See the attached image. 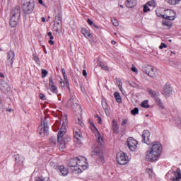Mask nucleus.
<instances>
[{"mask_svg": "<svg viewBox=\"0 0 181 181\" xmlns=\"http://www.w3.org/2000/svg\"><path fill=\"white\" fill-rule=\"evenodd\" d=\"M172 93H173V88H172V86L169 83H166L164 86L163 93L165 97H170L172 95Z\"/></svg>", "mask_w": 181, "mask_h": 181, "instance_id": "12", "label": "nucleus"}, {"mask_svg": "<svg viewBox=\"0 0 181 181\" xmlns=\"http://www.w3.org/2000/svg\"><path fill=\"white\" fill-rule=\"evenodd\" d=\"M49 39L50 40L48 41L49 45H54V41H53V39H54V37H53V35L49 36Z\"/></svg>", "mask_w": 181, "mask_h": 181, "instance_id": "43", "label": "nucleus"}, {"mask_svg": "<svg viewBox=\"0 0 181 181\" xmlns=\"http://www.w3.org/2000/svg\"><path fill=\"white\" fill-rule=\"evenodd\" d=\"M71 170L76 172V173H81L88 168L87 159L84 157H76L71 158L68 163Z\"/></svg>", "mask_w": 181, "mask_h": 181, "instance_id": "1", "label": "nucleus"}, {"mask_svg": "<svg viewBox=\"0 0 181 181\" xmlns=\"http://www.w3.org/2000/svg\"><path fill=\"white\" fill-rule=\"evenodd\" d=\"M147 91H148L149 95H151V97L154 98V100H156V98H158L159 97V95H160V93H159L158 91H155L152 89L148 88Z\"/></svg>", "mask_w": 181, "mask_h": 181, "instance_id": "20", "label": "nucleus"}, {"mask_svg": "<svg viewBox=\"0 0 181 181\" xmlns=\"http://www.w3.org/2000/svg\"><path fill=\"white\" fill-rule=\"evenodd\" d=\"M146 5H147V6H155V0H151V1H148Z\"/></svg>", "mask_w": 181, "mask_h": 181, "instance_id": "41", "label": "nucleus"}, {"mask_svg": "<svg viewBox=\"0 0 181 181\" xmlns=\"http://www.w3.org/2000/svg\"><path fill=\"white\" fill-rule=\"evenodd\" d=\"M2 90H4V91H8L9 90V85H8V83H4Z\"/></svg>", "mask_w": 181, "mask_h": 181, "instance_id": "39", "label": "nucleus"}, {"mask_svg": "<svg viewBox=\"0 0 181 181\" xmlns=\"http://www.w3.org/2000/svg\"><path fill=\"white\" fill-rule=\"evenodd\" d=\"M15 159L16 165H18L19 166L23 165L24 158L22 157V156L17 154L16 155Z\"/></svg>", "mask_w": 181, "mask_h": 181, "instance_id": "21", "label": "nucleus"}, {"mask_svg": "<svg viewBox=\"0 0 181 181\" xmlns=\"http://www.w3.org/2000/svg\"><path fill=\"white\" fill-rule=\"evenodd\" d=\"M117 162L119 165H127L128 163V156L125 153H118L117 155Z\"/></svg>", "mask_w": 181, "mask_h": 181, "instance_id": "8", "label": "nucleus"}, {"mask_svg": "<svg viewBox=\"0 0 181 181\" xmlns=\"http://www.w3.org/2000/svg\"><path fill=\"white\" fill-rule=\"evenodd\" d=\"M67 124V116H64L62 118V124L60 128L59 132H58L57 141L59 144V149H64L66 148V144L70 141V138L66 136V124Z\"/></svg>", "mask_w": 181, "mask_h": 181, "instance_id": "3", "label": "nucleus"}, {"mask_svg": "<svg viewBox=\"0 0 181 181\" xmlns=\"http://www.w3.org/2000/svg\"><path fill=\"white\" fill-rule=\"evenodd\" d=\"M114 95L117 103H122V99L121 98V95H119V93L115 92Z\"/></svg>", "mask_w": 181, "mask_h": 181, "instance_id": "30", "label": "nucleus"}, {"mask_svg": "<svg viewBox=\"0 0 181 181\" xmlns=\"http://www.w3.org/2000/svg\"><path fill=\"white\" fill-rule=\"evenodd\" d=\"M33 57L37 64H40V59L37 56H36V54H33Z\"/></svg>", "mask_w": 181, "mask_h": 181, "instance_id": "38", "label": "nucleus"}, {"mask_svg": "<svg viewBox=\"0 0 181 181\" xmlns=\"http://www.w3.org/2000/svg\"><path fill=\"white\" fill-rule=\"evenodd\" d=\"M38 134L42 136L49 135V124L46 122H41V125L38 127Z\"/></svg>", "mask_w": 181, "mask_h": 181, "instance_id": "6", "label": "nucleus"}, {"mask_svg": "<svg viewBox=\"0 0 181 181\" xmlns=\"http://www.w3.org/2000/svg\"><path fill=\"white\" fill-rule=\"evenodd\" d=\"M116 84H117L118 88H119V90H121V88H122V81H121L120 78H116Z\"/></svg>", "mask_w": 181, "mask_h": 181, "instance_id": "33", "label": "nucleus"}, {"mask_svg": "<svg viewBox=\"0 0 181 181\" xmlns=\"http://www.w3.org/2000/svg\"><path fill=\"white\" fill-rule=\"evenodd\" d=\"M55 21H59V22H62V16H60V15L57 16L55 17Z\"/></svg>", "mask_w": 181, "mask_h": 181, "instance_id": "47", "label": "nucleus"}, {"mask_svg": "<svg viewBox=\"0 0 181 181\" xmlns=\"http://www.w3.org/2000/svg\"><path fill=\"white\" fill-rule=\"evenodd\" d=\"M132 115H136L139 112V109L138 107H134L132 111H131Z\"/></svg>", "mask_w": 181, "mask_h": 181, "instance_id": "37", "label": "nucleus"}, {"mask_svg": "<svg viewBox=\"0 0 181 181\" xmlns=\"http://www.w3.org/2000/svg\"><path fill=\"white\" fill-rule=\"evenodd\" d=\"M6 111H7L8 112H12V109H11V108H7V109H6Z\"/></svg>", "mask_w": 181, "mask_h": 181, "instance_id": "60", "label": "nucleus"}, {"mask_svg": "<svg viewBox=\"0 0 181 181\" xmlns=\"http://www.w3.org/2000/svg\"><path fill=\"white\" fill-rule=\"evenodd\" d=\"M132 71H133L134 73H138V69H136V67L133 66L132 67Z\"/></svg>", "mask_w": 181, "mask_h": 181, "instance_id": "53", "label": "nucleus"}, {"mask_svg": "<svg viewBox=\"0 0 181 181\" xmlns=\"http://www.w3.org/2000/svg\"><path fill=\"white\" fill-rule=\"evenodd\" d=\"M170 5H176L181 0H166Z\"/></svg>", "mask_w": 181, "mask_h": 181, "instance_id": "36", "label": "nucleus"}, {"mask_svg": "<svg viewBox=\"0 0 181 181\" xmlns=\"http://www.w3.org/2000/svg\"><path fill=\"white\" fill-rule=\"evenodd\" d=\"M176 18V12L173 10H165L164 15H163V19H166L167 21H175Z\"/></svg>", "mask_w": 181, "mask_h": 181, "instance_id": "9", "label": "nucleus"}, {"mask_svg": "<svg viewBox=\"0 0 181 181\" xmlns=\"http://www.w3.org/2000/svg\"><path fill=\"white\" fill-rule=\"evenodd\" d=\"M19 18L16 16H11L10 18V26L11 28H15L18 25V22H19Z\"/></svg>", "mask_w": 181, "mask_h": 181, "instance_id": "16", "label": "nucleus"}, {"mask_svg": "<svg viewBox=\"0 0 181 181\" xmlns=\"http://www.w3.org/2000/svg\"><path fill=\"white\" fill-rule=\"evenodd\" d=\"M91 156H98V158H100V159H101V160H103L104 159V156L100 152V151L97 148L91 152Z\"/></svg>", "mask_w": 181, "mask_h": 181, "instance_id": "23", "label": "nucleus"}, {"mask_svg": "<svg viewBox=\"0 0 181 181\" xmlns=\"http://www.w3.org/2000/svg\"><path fill=\"white\" fill-rule=\"evenodd\" d=\"M149 150L146 153V159L148 162H153L158 160V158L160 156L162 153V144L158 141L150 143Z\"/></svg>", "mask_w": 181, "mask_h": 181, "instance_id": "2", "label": "nucleus"}, {"mask_svg": "<svg viewBox=\"0 0 181 181\" xmlns=\"http://www.w3.org/2000/svg\"><path fill=\"white\" fill-rule=\"evenodd\" d=\"M92 127H93L95 129V137H96L97 142H98L100 145H103L104 140L103 139V136H101L100 132H98V129H97V128L94 124H92Z\"/></svg>", "mask_w": 181, "mask_h": 181, "instance_id": "15", "label": "nucleus"}, {"mask_svg": "<svg viewBox=\"0 0 181 181\" xmlns=\"http://www.w3.org/2000/svg\"><path fill=\"white\" fill-rule=\"evenodd\" d=\"M76 124H78V125H81V127H83V125H84V123H83V122L81 121V119L80 118L77 119Z\"/></svg>", "mask_w": 181, "mask_h": 181, "instance_id": "42", "label": "nucleus"}, {"mask_svg": "<svg viewBox=\"0 0 181 181\" xmlns=\"http://www.w3.org/2000/svg\"><path fill=\"white\" fill-rule=\"evenodd\" d=\"M127 146L130 151H135L136 149V145H138V141L132 137H129L127 139Z\"/></svg>", "mask_w": 181, "mask_h": 181, "instance_id": "10", "label": "nucleus"}, {"mask_svg": "<svg viewBox=\"0 0 181 181\" xmlns=\"http://www.w3.org/2000/svg\"><path fill=\"white\" fill-rule=\"evenodd\" d=\"M57 142V139H56V137H51L49 139V144H51V145H56Z\"/></svg>", "mask_w": 181, "mask_h": 181, "instance_id": "35", "label": "nucleus"}, {"mask_svg": "<svg viewBox=\"0 0 181 181\" xmlns=\"http://www.w3.org/2000/svg\"><path fill=\"white\" fill-rule=\"evenodd\" d=\"M81 33L83 35V36H85V37H86L87 39H88V37H90V36H91V33H90V31H88V30H87V28H83L81 30Z\"/></svg>", "mask_w": 181, "mask_h": 181, "instance_id": "28", "label": "nucleus"}, {"mask_svg": "<svg viewBox=\"0 0 181 181\" xmlns=\"http://www.w3.org/2000/svg\"><path fill=\"white\" fill-rule=\"evenodd\" d=\"M62 74L64 76V79L66 85V88H68L70 93V83H69V79H67V75H66V70L64 69H62Z\"/></svg>", "mask_w": 181, "mask_h": 181, "instance_id": "24", "label": "nucleus"}, {"mask_svg": "<svg viewBox=\"0 0 181 181\" xmlns=\"http://www.w3.org/2000/svg\"><path fill=\"white\" fill-rule=\"evenodd\" d=\"M87 23H88V25H90V26H91V25H93V21H91L90 18H88V20H87Z\"/></svg>", "mask_w": 181, "mask_h": 181, "instance_id": "55", "label": "nucleus"}, {"mask_svg": "<svg viewBox=\"0 0 181 181\" xmlns=\"http://www.w3.org/2000/svg\"><path fill=\"white\" fill-rule=\"evenodd\" d=\"M55 26H58L59 28H62V21H55Z\"/></svg>", "mask_w": 181, "mask_h": 181, "instance_id": "51", "label": "nucleus"}, {"mask_svg": "<svg viewBox=\"0 0 181 181\" xmlns=\"http://www.w3.org/2000/svg\"><path fill=\"white\" fill-rule=\"evenodd\" d=\"M83 76H84V77H86L87 76V71H86V69L83 70Z\"/></svg>", "mask_w": 181, "mask_h": 181, "instance_id": "58", "label": "nucleus"}, {"mask_svg": "<svg viewBox=\"0 0 181 181\" xmlns=\"http://www.w3.org/2000/svg\"><path fill=\"white\" fill-rule=\"evenodd\" d=\"M127 122H128V121L127 119L123 120L122 122V126L127 125Z\"/></svg>", "mask_w": 181, "mask_h": 181, "instance_id": "57", "label": "nucleus"}, {"mask_svg": "<svg viewBox=\"0 0 181 181\" xmlns=\"http://www.w3.org/2000/svg\"><path fill=\"white\" fill-rule=\"evenodd\" d=\"M74 98H75L74 95H71L70 99L68 101V107H70L71 108H73V109L76 107L81 108L80 105L74 103Z\"/></svg>", "mask_w": 181, "mask_h": 181, "instance_id": "14", "label": "nucleus"}, {"mask_svg": "<svg viewBox=\"0 0 181 181\" xmlns=\"http://www.w3.org/2000/svg\"><path fill=\"white\" fill-rule=\"evenodd\" d=\"M38 2L40 5H43V0H38Z\"/></svg>", "mask_w": 181, "mask_h": 181, "instance_id": "61", "label": "nucleus"}, {"mask_svg": "<svg viewBox=\"0 0 181 181\" xmlns=\"http://www.w3.org/2000/svg\"><path fill=\"white\" fill-rule=\"evenodd\" d=\"M11 16L21 18V7L19 6H16L12 10Z\"/></svg>", "mask_w": 181, "mask_h": 181, "instance_id": "18", "label": "nucleus"}, {"mask_svg": "<svg viewBox=\"0 0 181 181\" xmlns=\"http://www.w3.org/2000/svg\"><path fill=\"white\" fill-rule=\"evenodd\" d=\"M163 47H164L165 49H166V47H168V45H167L166 44L162 42V43L160 44V45L159 46V49H163Z\"/></svg>", "mask_w": 181, "mask_h": 181, "instance_id": "49", "label": "nucleus"}, {"mask_svg": "<svg viewBox=\"0 0 181 181\" xmlns=\"http://www.w3.org/2000/svg\"><path fill=\"white\" fill-rule=\"evenodd\" d=\"M163 25L164 26H167V28H168V29H170V28L172 27V22L166 20H163Z\"/></svg>", "mask_w": 181, "mask_h": 181, "instance_id": "29", "label": "nucleus"}, {"mask_svg": "<svg viewBox=\"0 0 181 181\" xmlns=\"http://www.w3.org/2000/svg\"><path fill=\"white\" fill-rule=\"evenodd\" d=\"M125 5L127 8H134L136 6V0H127Z\"/></svg>", "mask_w": 181, "mask_h": 181, "instance_id": "22", "label": "nucleus"}, {"mask_svg": "<svg viewBox=\"0 0 181 181\" xmlns=\"http://www.w3.org/2000/svg\"><path fill=\"white\" fill-rule=\"evenodd\" d=\"M55 32H57V33H60V32H62V27H59V26H55Z\"/></svg>", "mask_w": 181, "mask_h": 181, "instance_id": "50", "label": "nucleus"}, {"mask_svg": "<svg viewBox=\"0 0 181 181\" xmlns=\"http://www.w3.org/2000/svg\"><path fill=\"white\" fill-rule=\"evenodd\" d=\"M93 28L98 29V25H97V24H93Z\"/></svg>", "mask_w": 181, "mask_h": 181, "instance_id": "63", "label": "nucleus"}, {"mask_svg": "<svg viewBox=\"0 0 181 181\" xmlns=\"http://www.w3.org/2000/svg\"><path fill=\"white\" fill-rule=\"evenodd\" d=\"M165 179L169 181H180L181 180V170L177 168L175 172L170 171L165 175Z\"/></svg>", "mask_w": 181, "mask_h": 181, "instance_id": "5", "label": "nucleus"}, {"mask_svg": "<svg viewBox=\"0 0 181 181\" xmlns=\"http://www.w3.org/2000/svg\"><path fill=\"white\" fill-rule=\"evenodd\" d=\"M142 138L141 142L147 145H151V140L149 139L151 138V132L148 130H144L143 132Z\"/></svg>", "mask_w": 181, "mask_h": 181, "instance_id": "11", "label": "nucleus"}, {"mask_svg": "<svg viewBox=\"0 0 181 181\" xmlns=\"http://www.w3.org/2000/svg\"><path fill=\"white\" fill-rule=\"evenodd\" d=\"M0 77L1 78H5V75H4V74H2V73H0Z\"/></svg>", "mask_w": 181, "mask_h": 181, "instance_id": "59", "label": "nucleus"}, {"mask_svg": "<svg viewBox=\"0 0 181 181\" xmlns=\"http://www.w3.org/2000/svg\"><path fill=\"white\" fill-rule=\"evenodd\" d=\"M48 88L52 91V93H54V94H57L58 90H57V88L54 85H52V86L48 87Z\"/></svg>", "mask_w": 181, "mask_h": 181, "instance_id": "32", "label": "nucleus"}, {"mask_svg": "<svg viewBox=\"0 0 181 181\" xmlns=\"http://www.w3.org/2000/svg\"><path fill=\"white\" fill-rule=\"evenodd\" d=\"M112 23L114 26H118V25H119V23H118V21L115 18L112 19Z\"/></svg>", "mask_w": 181, "mask_h": 181, "instance_id": "40", "label": "nucleus"}, {"mask_svg": "<svg viewBox=\"0 0 181 181\" xmlns=\"http://www.w3.org/2000/svg\"><path fill=\"white\" fill-rule=\"evenodd\" d=\"M46 76H47V71H46V69H42V76L46 77Z\"/></svg>", "mask_w": 181, "mask_h": 181, "instance_id": "48", "label": "nucleus"}, {"mask_svg": "<svg viewBox=\"0 0 181 181\" xmlns=\"http://www.w3.org/2000/svg\"><path fill=\"white\" fill-rule=\"evenodd\" d=\"M40 98L42 100V101H46V95L43 93H40Z\"/></svg>", "mask_w": 181, "mask_h": 181, "instance_id": "46", "label": "nucleus"}, {"mask_svg": "<svg viewBox=\"0 0 181 181\" xmlns=\"http://www.w3.org/2000/svg\"><path fill=\"white\" fill-rule=\"evenodd\" d=\"M143 71L149 76V77H156V71H155L153 66L151 65H145L143 67Z\"/></svg>", "mask_w": 181, "mask_h": 181, "instance_id": "7", "label": "nucleus"}, {"mask_svg": "<svg viewBox=\"0 0 181 181\" xmlns=\"http://www.w3.org/2000/svg\"><path fill=\"white\" fill-rule=\"evenodd\" d=\"M141 107H142V108H149L148 100H144L141 104Z\"/></svg>", "mask_w": 181, "mask_h": 181, "instance_id": "34", "label": "nucleus"}, {"mask_svg": "<svg viewBox=\"0 0 181 181\" xmlns=\"http://www.w3.org/2000/svg\"><path fill=\"white\" fill-rule=\"evenodd\" d=\"M112 129L115 134H118V131L119 129V127H118V122L115 119L112 120Z\"/></svg>", "mask_w": 181, "mask_h": 181, "instance_id": "25", "label": "nucleus"}, {"mask_svg": "<svg viewBox=\"0 0 181 181\" xmlns=\"http://www.w3.org/2000/svg\"><path fill=\"white\" fill-rule=\"evenodd\" d=\"M60 86H61V87H65V86H66V84L64 83V82H63V80L62 79H61V81H60Z\"/></svg>", "mask_w": 181, "mask_h": 181, "instance_id": "56", "label": "nucleus"}, {"mask_svg": "<svg viewBox=\"0 0 181 181\" xmlns=\"http://www.w3.org/2000/svg\"><path fill=\"white\" fill-rule=\"evenodd\" d=\"M54 86V82H53V78H49V87Z\"/></svg>", "mask_w": 181, "mask_h": 181, "instance_id": "44", "label": "nucleus"}, {"mask_svg": "<svg viewBox=\"0 0 181 181\" xmlns=\"http://www.w3.org/2000/svg\"><path fill=\"white\" fill-rule=\"evenodd\" d=\"M15 57V52L13 51H9L7 53V62L11 65L13 64V59Z\"/></svg>", "mask_w": 181, "mask_h": 181, "instance_id": "19", "label": "nucleus"}, {"mask_svg": "<svg viewBox=\"0 0 181 181\" xmlns=\"http://www.w3.org/2000/svg\"><path fill=\"white\" fill-rule=\"evenodd\" d=\"M35 180H36V181H43V180H44L43 177H35Z\"/></svg>", "mask_w": 181, "mask_h": 181, "instance_id": "54", "label": "nucleus"}, {"mask_svg": "<svg viewBox=\"0 0 181 181\" xmlns=\"http://www.w3.org/2000/svg\"><path fill=\"white\" fill-rule=\"evenodd\" d=\"M120 91L122 93V94H125V91L124 90V89H122V87L121 89H119Z\"/></svg>", "mask_w": 181, "mask_h": 181, "instance_id": "62", "label": "nucleus"}, {"mask_svg": "<svg viewBox=\"0 0 181 181\" xmlns=\"http://www.w3.org/2000/svg\"><path fill=\"white\" fill-rule=\"evenodd\" d=\"M100 66L105 70V71H108L110 69L108 68V66L107 65V63L105 62H100Z\"/></svg>", "mask_w": 181, "mask_h": 181, "instance_id": "31", "label": "nucleus"}, {"mask_svg": "<svg viewBox=\"0 0 181 181\" xmlns=\"http://www.w3.org/2000/svg\"><path fill=\"white\" fill-rule=\"evenodd\" d=\"M149 11H151V9L149 8V7H148V4L144 5V12L146 13L149 12Z\"/></svg>", "mask_w": 181, "mask_h": 181, "instance_id": "45", "label": "nucleus"}, {"mask_svg": "<svg viewBox=\"0 0 181 181\" xmlns=\"http://www.w3.org/2000/svg\"><path fill=\"white\" fill-rule=\"evenodd\" d=\"M56 170L60 173L61 176H67L69 175V169L64 167V165H57Z\"/></svg>", "mask_w": 181, "mask_h": 181, "instance_id": "13", "label": "nucleus"}, {"mask_svg": "<svg viewBox=\"0 0 181 181\" xmlns=\"http://www.w3.org/2000/svg\"><path fill=\"white\" fill-rule=\"evenodd\" d=\"M95 118H97V119H98V123L101 124L103 120L101 119V117H100V116H98V115H95Z\"/></svg>", "mask_w": 181, "mask_h": 181, "instance_id": "52", "label": "nucleus"}, {"mask_svg": "<svg viewBox=\"0 0 181 181\" xmlns=\"http://www.w3.org/2000/svg\"><path fill=\"white\" fill-rule=\"evenodd\" d=\"M102 107L106 114H108L110 112V110L108 109V104L105 100H102Z\"/></svg>", "mask_w": 181, "mask_h": 181, "instance_id": "26", "label": "nucleus"}, {"mask_svg": "<svg viewBox=\"0 0 181 181\" xmlns=\"http://www.w3.org/2000/svg\"><path fill=\"white\" fill-rule=\"evenodd\" d=\"M47 35L50 37V36L52 35V32H49V33H47Z\"/></svg>", "mask_w": 181, "mask_h": 181, "instance_id": "64", "label": "nucleus"}, {"mask_svg": "<svg viewBox=\"0 0 181 181\" xmlns=\"http://www.w3.org/2000/svg\"><path fill=\"white\" fill-rule=\"evenodd\" d=\"M156 101V104L158 105V107H159V108H161L162 110H163L165 108V106H163V103H162V100H160V98H156L155 99Z\"/></svg>", "mask_w": 181, "mask_h": 181, "instance_id": "27", "label": "nucleus"}, {"mask_svg": "<svg viewBox=\"0 0 181 181\" xmlns=\"http://www.w3.org/2000/svg\"><path fill=\"white\" fill-rule=\"evenodd\" d=\"M22 9L25 15H30L35 9V2L33 0H21Z\"/></svg>", "mask_w": 181, "mask_h": 181, "instance_id": "4", "label": "nucleus"}, {"mask_svg": "<svg viewBox=\"0 0 181 181\" xmlns=\"http://www.w3.org/2000/svg\"><path fill=\"white\" fill-rule=\"evenodd\" d=\"M74 138H76V139H77V141H78L79 142L80 141H81V139H83L81 131H80V129H74Z\"/></svg>", "mask_w": 181, "mask_h": 181, "instance_id": "17", "label": "nucleus"}]
</instances>
